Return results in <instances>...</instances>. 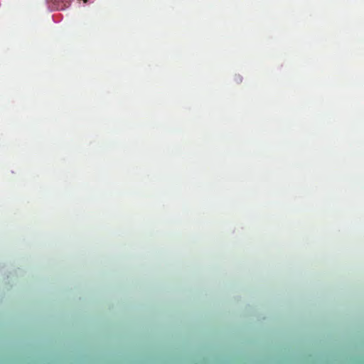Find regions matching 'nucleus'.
<instances>
[{"mask_svg": "<svg viewBox=\"0 0 364 364\" xmlns=\"http://www.w3.org/2000/svg\"><path fill=\"white\" fill-rule=\"evenodd\" d=\"M54 4V8L58 10H63L66 6V3L69 0H51Z\"/></svg>", "mask_w": 364, "mask_h": 364, "instance_id": "f257e3e1", "label": "nucleus"}]
</instances>
